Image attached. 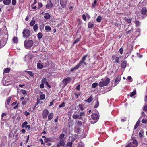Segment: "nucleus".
I'll list each match as a JSON object with an SVG mask.
<instances>
[{
  "label": "nucleus",
  "mask_w": 147,
  "mask_h": 147,
  "mask_svg": "<svg viewBox=\"0 0 147 147\" xmlns=\"http://www.w3.org/2000/svg\"><path fill=\"white\" fill-rule=\"evenodd\" d=\"M45 29L47 32L50 31L51 30V27L49 26H46L45 27Z\"/></svg>",
  "instance_id": "b1692460"
},
{
  "label": "nucleus",
  "mask_w": 147,
  "mask_h": 147,
  "mask_svg": "<svg viewBox=\"0 0 147 147\" xmlns=\"http://www.w3.org/2000/svg\"><path fill=\"white\" fill-rule=\"evenodd\" d=\"M5 44V42H4L3 40H0V48L3 47Z\"/></svg>",
  "instance_id": "6ab92c4d"
},
{
  "label": "nucleus",
  "mask_w": 147,
  "mask_h": 147,
  "mask_svg": "<svg viewBox=\"0 0 147 147\" xmlns=\"http://www.w3.org/2000/svg\"><path fill=\"white\" fill-rule=\"evenodd\" d=\"M45 96L44 94H41L40 95V98L41 100H44L45 98Z\"/></svg>",
  "instance_id": "72a5a7b5"
},
{
  "label": "nucleus",
  "mask_w": 147,
  "mask_h": 147,
  "mask_svg": "<svg viewBox=\"0 0 147 147\" xmlns=\"http://www.w3.org/2000/svg\"><path fill=\"white\" fill-rule=\"evenodd\" d=\"M41 82L44 84H46L47 86L49 88L51 87L50 86L48 82L47 81L45 78H44L42 79L41 80Z\"/></svg>",
  "instance_id": "f8f14e48"
},
{
  "label": "nucleus",
  "mask_w": 147,
  "mask_h": 147,
  "mask_svg": "<svg viewBox=\"0 0 147 147\" xmlns=\"http://www.w3.org/2000/svg\"><path fill=\"white\" fill-rule=\"evenodd\" d=\"M44 140L46 143H48L49 141L53 142V139L52 138H45V139Z\"/></svg>",
  "instance_id": "a211bd4d"
},
{
  "label": "nucleus",
  "mask_w": 147,
  "mask_h": 147,
  "mask_svg": "<svg viewBox=\"0 0 147 147\" xmlns=\"http://www.w3.org/2000/svg\"><path fill=\"white\" fill-rule=\"evenodd\" d=\"M65 103L64 102H63L62 104H60L59 106V108H61L62 107H64L65 106Z\"/></svg>",
  "instance_id": "603ef678"
},
{
  "label": "nucleus",
  "mask_w": 147,
  "mask_h": 147,
  "mask_svg": "<svg viewBox=\"0 0 147 147\" xmlns=\"http://www.w3.org/2000/svg\"><path fill=\"white\" fill-rule=\"evenodd\" d=\"M37 67L38 68L40 69H42L43 67V65L39 63H37Z\"/></svg>",
  "instance_id": "c9c22d12"
},
{
  "label": "nucleus",
  "mask_w": 147,
  "mask_h": 147,
  "mask_svg": "<svg viewBox=\"0 0 147 147\" xmlns=\"http://www.w3.org/2000/svg\"><path fill=\"white\" fill-rule=\"evenodd\" d=\"M82 17L83 19V20H84L85 21L86 20V16L85 15L83 14L82 16Z\"/></svg>",
  "instance_id": "0e129e2a"
},
{
  "label": "nucleus",
  "mask_w": 147,
  "mask_h": 147,
  "mask_svg": "<svg viewBox=\"0 0 147 147\" xmlns=\"http://www.w3.org/2000/svg\"><path fill=\"white\" fill-rule=\"evenodd\" d=\"M39 141L41 142V144H44V142L43 141L42 139H40L39 140Z\"/></svg>",
  "instance_id": "052dcab7"
},
{
  "label": "nucleus",
  "mask_w": 147,
  "mask_h": 147,
  "mask_svg": "<svg viewBox=\"0 0 147 147\" xmlns=\"http://www.w3.org/2000/svg\"><path fill=\"white\" fill-rule=\"evenodd\" d=\"M77 125H81L82 124V123L81 121H78L77 122Z\"/></svg>",
  "instance_id": "e2e57ef3"
},
{
  "label": "nucleus",
  "mask_w": 147,
  "mask_h": 147,
  "mask_svg": "<svg viewBox=\"0 0 147 147\" xmlns=\"http://www.w3.org/2000/svg\"><path fill=\"white\" fill-rule=\"evenodd\" d=\"M144 100L146 102H147V94H146L145 96Z\"/></svg>",
  "instance_id": "774afa93"
},
{
  "label": "nucleus",
  "mask_w": 147,
  "mask_h": 147,
  "mask_svg": "<svg viewBox=\"0 0 147 147\" xmlns=\"http://www.w3.org/2000/svg\"><path fill=\"white\" fill-rule=\"evenodd\" d=\"M16 0H12V4L13 5H16Z\"/></svg>",
  "instance_id": "6e6d98bb"
},
{
  "label": "nucleus",
  "mask_w": 147,
  "mask_h": 147,
  "mask_svg": "<svg viewBox=\"0 0 147 147\" xmlns=\"http://www.w3.org/2000/svg\"><path fill=\"white\" fill-rule=\"evenodd\" d=\"M136 94V90L135 89H134V91L131 93L130 95L131 97H132L134 96Z\"/></svg>",
  "instance_id": "cd10ccee"
},
{
  "label": "nucleus",
  "mask_w": 147,
  "mask_h": 147,
  "mask_svg": "<svg viewBox=\"0 0 147 147\" xmlns=\"http://www.w3.org/2000/svg\"><path fill=\"white\" fill-rule=\"evenodd\" d=\"M141 13L142 15H147V10L146 8H143L141 10Z\"/></svg>",
  "instance_id": "9b49d317"
},
{
  "label": "nucleus",
  "mask_w": 147,
  "mask_h": 147,
  "mask_svg": "<svg viewBox=\"0 0 147 147\" xmlns=\"http://www.w3.org/2000/svg\"><path fill=\"white\" fill-rule=\"evenodd\" d=\"M73 118L74 119H80L79 115L77 114L76 113H74L72 116Z\"/></svg>",
  "instance_id": "aec40b11"
},
{
  "label": "nucleus",
  "mask_w": 147,
  "mask_h": 147,
  "mask_svg": "<svg viewBox=\"0 0 147 147\" xmlns=\"http://www.w3.org/2000/svg\"><path fill=\"white\" fill-rule=\"evenodd\" d=\"M72 143L71 142H69L67 144V146L69 147H72Z\"/></svg>",
  "instance_id": "680f3d73"
},
{
  "label": "nucleus",
  "mask_w": 147,
  "mask_h": 147,
  "mask_svg": "<svg viewBox=\"0 0 147 147\" xmlns=\"http://www.w3.org/2000/svg\"><path fill=\"white\" fill-rule=\"evenodd\" d=\"M142 122L144 124H147V119H143L142 120Z\"/></svg>",
  "instance_id": "58836bf2"
},
{
  "label": "nucleus",
  "mask_w": 147,
  "mask_h": 147,
  "mask_svg": "<svg viewBox=\"0 0 147 147\" xmlns=\"http://www.w3.org/2000/svg\"><path fill=\"white\" fill-rule=\"evenodd\" d=\"M37 37L39 40L42 37V34L41 32L38 33L37 34Z\"/></svg>",
  "instance_id": "bb28decb"
},
{
  "label": "nucleus",
  "mask_w": 147,
  "mask_h": 147,
  "mask_svg": "<svg viewBox=\"0 0 147 147\" xmlns=\"http://www.w3.org/2000/svg\"><path fill=\"white\" fill-rule=\"evenodd\" d=\"M85 113L84 112H81L79 115L80 119H81L83 116L85 115Z\"/></svg>",
  "instance_id": "f704fd0d"
},
{
  "label": "nucleus",
  "mask_w": 147,
  "mask_h": 147,
  "mask_svg": "<svg viewBox=\"0 0 147 147\" xmlns=\"http://www.w3.org/2000/svg\"><path fill=\"white\" fill-rule=\"evenodd\" d=\"M28 124V123L27 121L24 122L22 124V128H25V127L27 125V124Z\"/></svg>",
  "instance_id": "4c0bfd02"
},
{
  "label": "nucleus",
  "mask_w": 147,
  "mask_h": 147,
  "mask_svg": "<svg viewBox=\"0 0 147 147\" xmlns=\"http://www.w3.org/2000/svg\"><path fill=\"white\" fill-rule=\"evenodd\" d=\"M65 134H61L59 136V138L60 139H63V138L65 136Z\"/></svg>",
  "instance_id": "a19ab883"
},
{
  "label": "nucleus",
  "mask_w": 147,
  "mask_h": 147,
  "mask_svg": "<svg viewBox=\"0 0 147 147\" xmlns=\"http://www.w3.org/2000/svg\"><path fill=\"white\" fill-rule=\"evenodd\" d=\"M88 56V55H86L84 56H83L81 60H80L79 63H80V64L82 65L83 63V62L86 59V58Z\"/></svg>",
  "instance_id": "dca6fc26"
},
{
  "label": "nucleus",
  "mask_w": 147,
  "mask_h": 147,
  "mask_svg": "<svg viewBox=\"0 0 147 147\" xmlns=\"http://www.w3.org/2000/svg\"><path fill=\"white\" fill-rule=\"evenodd\" d=\"M21 92L24 95H26L27 94V92L26 90H21Z\"/></svg>",
  "instance_id": "09e8293b"
},
{
  "label": "nucleus",
  "mask_w": 147,
  "mask_h": 147,
  "mask_svg": "<svg viewBox=\"0 0 147 147\" xmlns=\"http://www.w3.org/2000/svg\"><path fill=\"white\" fill-rule=\"evenodd\" d=\"M144 134V132L143 131H142V130L140 131V132L139 133V136L140 138H142Z\"/></svg>",
  "instance_id": "2f4dec72"
},
{
  "label": "nucleus",
  "mask_w": 147,
  "mask_h": 147,
  "mask_svg": "<svg viewBox=\"0 0 147 147\" xmlns=\"http://www.w3.org/2000/svg\"><path fill=\"white\" fill-rule=\"evenodd\" d=\"M94 25L91 22H89L88 24V27L89 28H92Z\"/></svg>",
  "instance_id": "37998d69"
},
{
  "label": "nucleus",
  "mask_w": 147,
  "mask_h": 147,
  "mask_svg": "<svg viewBox=\"0 0 147 147\" xmlns=\"http://www.w3.org/2000/svg\"><path fill=\"white\" fill-rule=\"evenodd\" d=\"M71 78L69 77H67L66 78L64 79L62 81L63 84V86L65 87L69 83L70 81Z\"/></svg>",
  "instance_id": "423d86ee"
},
{
  "label": "nucleus",
  "mask_w": 147,
  "mask_h": 147,
  "mask_svg": "<svg viewBox=\"0 0 147 147\" xmlns=\"http://www.w3.org/2000/svg\"><path fill=\"white\" fill-rule=\"evenodd\" d=\"M78 106L81 110L82 111L84 110V109L83 107V105L82 104H79Z\"/></svg>",
  "instance_id": "c03bdc74"
},
{
  "label": "nucleus",
  "mask_w": 147,
  "mask_h": 147,
  "mask_svg": "<svg viewBox=\"0 0 147 147\" xmlns=\"http://www.w3.org/2000/svg\"><path fill=\"white\" fill-rule=\"evenodd\" d=\"M64 140L63 139H60L59 142L57 144V147H60L61 146H63L65 145Z\"/></svg>",
  "instance_id": "0eeeda50"
},
{
  "label": "nucleus",
  "mask_w": 147,
  "mask_h": 147,
  "mask_svg": "<svg viewBox=\"0 0 147 147\" xmlns=\"http://www.w3.org/2000/svg\"><path fill=\"white\" fill-rule=\"evenodd\" d=\"M98 85V84L97 83H93L92 84V88H95Z\"/></svg>",
  "instance_id": "49530a36"
},
{
  "label": "nucleus",
  "mask_w": 147,
  "mask_h": 147,
  "mask_svg": "<svg viewBox=\"0 0 147 147\" xmlns=\"http://www.w3.org/2000/svg\"><path fill=\"white\" fill-rule=\"evenodd\" d=\"M135 22L137 26H140V22L138 21H135Z\"/></svg>",
  "instance_id": "3c124183"
},
{
  "label": "nucleus",
  "mask_w": 147,
  "mask_h": 147,
  "mask_svg": "<svg viewBox=\"0 0 147 147\" xmlns=\"http://www.w3.org/2000/svg\"><path fill=\"white\" fill-rule=\"evenodd\" d=\"M121 80V77L119 76H118L115 78L114 86L117 85L120 82Z\"/></svg>",
  "instance_id": "9d476101"
},
{
  "label": "nucleus",
  "mask_w": 147,
  "mask_h": 147,
  "mask_svg": "<svg viewBox=\"0 0 147 147\" xmlns=\"http://www.w3.org/2000/svg\"><path fill=\"white\" fill-rule=\"evenodd\" d=\"M27 72L29 75H30L32 77L34 76V74L32 72L29 71H27Z\"/></svg>",
  "instance_id": "8fccbe9b"
},
{
  "label": "nucleus",
  "mask_w": 147,
  "mask_h": 147,
  "mask_svg": "<svg viewBox=\"0 0 147 147\" xmlns=\"http://www.w3.org/2000/svg\"><path fill=\"white\" fill-rule=\"evenodd\" d=\"M38 3V8H39L42 7L43 6V5L41 3Z\"/></svg>",
  "instance_id": "13d9d810"
},
{
  "label": "nucleus",
  "mask_w": 147,
  "mask_h": 147,
  "mask_svg": "<svg viewBox=\"0 0 147 147\" xmlns=\"http://www.w3.org/2000/svg\"><path fill=\"white\" fill-rule=\"evenodd\" d=\"M11 1V0H4L3 3L5 5H8L9 4Z\"/></svg>",
  "instance_id": "4be33fe9"
},
{
  "label": "nucleus",
  "mask_w": 147,
  "mask_h": 147,
  "mask_svg": "<svg viewBox=\"0 0 147 147\" xmlns=\"http://www.w3.org/2000/svg\"><path fill=\"white\" fill-rule=\"evenodd\" d=\"M33 29L35 31H36L38 29V25L36 24L34 25L33 26Z\"/></svg>",
  "instance_id": "ea45409f"
},
{
  "label": "nucleus",
  "mask_w": 147,
  "mask_h": 147,
  "mask_svg": "<svg viewBox=\"0 0 147 147\" xmlns=\"http://www.w3.org/2000/svg\"><path fill=\"white\" fill-rule=\"evenodd\" d=\"M112 59L114 63H118L120 60V58L119 57H116L115 55H113L112 57Z\"/></svg>",
  "instance_id": "39448f33"
},
{
  "label": "nucleus",
  "mask_w": 147,
  "mask_h": 147,
  "mask_svg": "<svg viewBox=\"0 0 147 147\" xmlns=\"http://www.w3.org/2000/svg\"><path fill=\"white\" fill-rule=\"evenodd\" d=\"M92 119L93 120H96L98 119V114L93 113L91 115Z\"/></svg>",
  "instance_id": "2eb2a0df"
},
{
  "label": "nucleus",
  "mask_w": 147,
  "mask_h": 147,
  "mask_svg": "<svg viewBox=\"0 0 147 147\" xmlns=\"http://www.w3.org/2000/svg\"><path fill=\"white\" fill-rule=\"evenodd\" d=\"M80 39L79 38H77L76 39L74 43V44L78 43L80 41Z\"/></svg>",
  "instance_id": "4d7b16f0"
},
{
  "label": "nucleus",
  "mask_w": 147,
  "mask_h": 147,
  "mask_svg": "<svg viewBox=\"0 0 147 147\" xmlns=\"http://www.w3.org/2000/svg\"><path fill=\"white\" fill-rule=\"evenodd\" d=\"M37 3V1L36 0H35L33 2V3L31 5V7H32L34 6L35 4H36Z\"/></svg>",
  "instance_id": "69168bd1"
},
{
  "label": "nucleus",
  "mask_w": 147,
  "mask_h": 147,
  "mask_svg": "<svg viewBox=\"0 0 147 147\" xmlns=\"http://www.w3.org/2000/svg\"><path fill=\"white\" fill-rule=\"evenodd\" d=\"M24 113L26 116L30 114V113L29 112H28L27 111H25L24 112Z\"/></svg>",
  "instance_id": "864d4df0"
},
{
  "label": "nucleus",
  "mask_w": 147,
  "mask_h": 147,
  "mask_svg": "<svg viewBox=\"0 0 147 147\" xmlns=\"http://www.w3.org/2000/svg\"><path fill=\"white\" fill-rule=\"evenodd\" d=\"M25 60L27 61L30 60L31 59V55H26L25 57Z\"/></svg>",
  "instance_id": "412c9836"
},
{
  "label": "nucleus",
  "mask_w": 147,
  "mask_h": 147,
  "mask_svg": "<svg viewBox=\"0 0 147 147\" xmlns=\"http://www.w3.org/2000/svg\"><path fill=\"white\" fill-rule=\"evenodd\" d=\"M22 33L23 36L26 38L29 37L30 35V30L26 28L23 30Z\"/></svg>",
  "instance_id": "7ed1b4c3"
},
{
  "label": "nucleus",
  "mask_w": 147,
  "mask_h": 147,
  "mask_svg": "<svg viewBox=\"0 0 147 147\" xmlns=\"http://www.w3.org/2000/svg\"><path fill=\"white\" fill-rule=\"evenodd\" d=\"M102 82L99 83L98 85L100 87H102L107 85L110 82V79L109 78L106 77L103 79H101Z\"/></svg>",
  "instance_id": "f257e3e1"
},
{
  "label": "nucleus",
  "mask_w": 147,
  "mask_h": 147,
  "mask_svg": "<svg viewBox=\"0 0 147 147\" xmlns=\"http://www.w3.org/2000/svg\"><path fill=\"white\" fill-rule=\"evenodd\" d=\"M123 49L122 48H121L119 49V52L121 54H123Z\"/></svg>",
  "instance_id": "5fc2aeb1"
},
{
  "label": "nucleus",
  "mask_w": 147,
  "mask_h": 147,
  "mask_svg": "<svg viewBox=\"0 0 147 147\" xmlns=\"http://www.w3.org/2000/svg\"><path fill=\"white\" fill-rule=\"evenodd\" d=\"M13 42L14 43H17L18 42V39L17 37H15L13 39Z\"/></svg>",
  "instance_id": "c756f323"
},
{
  "label": "nucleus",
  "mask_w": 147,
  "mask_h": 147,
  "mask_svg": "<svg viewBox=\"0 0 147 147\" xmlns=\"http://www.w3.org/2000/svg\"><path fill=\"white\" fill-rule=\"evenodd\" d=\"M131 147H136L138 145V143L136 140H133V141L129 143Z\"/></svg>",
  "instance_id": "20e7f679"
},
{
  "label": "nucleus",
  "mask_w": 147,
  "mask_h": 147,
  "mask_svg": "<svg viewBox=\"0 0 147 147\" xmlns=\"http://www.w3.org/2000/svg\"><path fill=\"white\" fill-rule=\"evenodd\" d=\"M140 123V121L139 120H138L137 121L136 125H135L134 126V129L135 130L138 127Z\"/></svg>",
  "instance_id": "393cba45"
},
{
  "label": "nucleus",
  "mask_w": 147,
  "mask_h": 147,
  "mask_svg": "<svg viewBox=\"0 0 147 147\" xmlns=\"http://www.w3.org/2000/svg\"><path fill=\"white\" fill-rule=\"evenodd\" d=\"M124 19L125 20H126L129 23H130L131 22V19H127L125 17V18Z\"/></svg>",
  "instance_id": "a18cd8bd"
},
{
  "label": "nucleus",
  "mask_w": 147,
  "mask_h": 147,
  "mask_svg": "<svg viewBox=\"0 0 147 147\" xmlns=\"http://www.w3.org/2000/svg\"><path fill=\"white\" fill-rule=\"evenodd\" d=\"M25 128L26 129L28 128V130L30 128V125H26Z\"/></svg>",
  "instance_id": "bf43d9fd"
},
{
  "label": "nucleus",
  "mask_w": 147,
  "mask_h": 147,
  "mask_svg": "<svg viewBox=\"0 0 147 147\" xmlns=\"http://www.w3.org/2000/svg\"><path fill=\"white\" fill-rule=\"evenodd\" d=\"M81 65L80 64V63H79L76 66H75L74 68L75 69V70L78 69V68L81 65Z\"/></svg>",
  "instance_id": "7c9ffc66"
},
{
  "label": "nucleus",
  "mask_w": 147,
  "mask_h": 147,
  "mask_svg": "<svg viewBox=\"0 0 147 147\" xmlns=\"http://www.w3.org/2000/svg\"><path fill=\"white\" fill-rule=\"evenodd\" d=\"M102 19V18L100 16H98L96 19V21L97 22H100Z\"/></svg>",
  "instance_id": "473e14b6"
},
{
  "label": "nucleus",
  "mask_w": 147,
  "mask_h": 147,
  "mask_svg": "<svg viewBox=\"0 0 147 147\" xmlns=\"http://www.w3.org/2000/svg\"><path fill=\"white\" fill-rule=\"evenodd\" d=\"M127 62L125 60H123L121 62V66L123 68H125L126 66Z\"/></svg>",
  "instance_id": "4468645a"
},
{
  "label": "nucleus",
  "mask_w": 147,
  "mask_h": 147,
  "mask_svg": "<svg viewBox=\"0 0 147 147\" xmlns=\"http://www.w3.org/2000/svg\"><path fill=\"white\" fill-rule=\"evenodd\" d=\"M92 97H90L88 99L86 100V101L88 102V103H90L92 100Z\"/></svg>",
  "instance_id": "e433bc0d"
},
{
  "label": "nucleus",
  "mask_w": 147,
  "mask_h": 147,
  "mask_svg": "<svg viewBox=\"0 0 147 147\" xmlns=\"http://www.w3.org/2000/svg\"><path fill=\"white\" fill-rule=\"evenodd\" d=\"M49 113V111L47 110H45L43 111L42 113V116L43 118H46Z\"/></svg>",
  "instance_id": "ddd939ff"
},
{
  "label": "nucleus",
  "mask_w": 147,
  "mask_h": 147,
  "mask_svg": "<svg viewBox=\"0 0 147 147\" xmlns=\"http://www.w3.org/2000/svg\"><path fill=\"white\" fill-rule=\"evenodd\" d=\"M144 110L145 111H147V105L144 107Z\"/></svg>",
  "instance_id": "338daca9"
},
{
  "label": "nucleus",
  "mask_w": 147,
  "mask_h": 147,
  "mask_svg": "<svg viewBox=\"0 0 147 147\" xmlns=\"http://www.w3.org/2000/svg\"><path fill=\"white\" fill-rule=\"evenodd\" d=\"M33 45V42L32 40H25L24 42V46L26 48H31Z\"/></svg>",
  "instance_id": "f03ea898"
},
{
  "label": "nucleus",
  "mask_w": 147,
  "mask_h": 147,
  "mask_svg": "<svg viewBox=\"0 0 147 147\" xmlns=\"http://www.w3.org/2000/svg\"><path fill=\"white\" fill-rule=\"evenodd\" d=\"M35 23V21L34 20H32L30 22V25L31 26H32L34 25Z\"/></svg>",
  "instance_id": "79ce46f5"
},
{
  "label": "nucleus",
  "mask_w": 147,
  "mask_h": 147,
  "mask_svg": "<svg viewBox=\"0 0 147 147\" xmlns=\"http://www.w3.org/2000/svg\"><path fill=\"white\" fill-rule=\"evenodd\" d=\"M11 99V97H9L8 98L7 100V102L5 104V106L7 108H8V105L9 104L10 102Z\"/></svg>",
  "instance_id": "f3484780"
},
{
  "label": "nucleus",
  "mask_w": 147,
  "mask_h": 147,
  "mask_svg": "<svg viewBox=\"0 0 147 147\" xmlns=\"http://www.w3.org/2000/svg\"><path fill=\"white\" fill-rule=\"evenodd\" d=\"M10 71V69L9 68H7L6 69L4 70V72L5 73H9Z\"/></svg>",
  "instance_id": "de8ad7c7"
},
{
  "label": "nucleus",
  "mask_w": 147,
  "mask_h": 147,
  "mask_svg": "<svg viewBox=\"0 0 147 147\" xmlns=\"http://www.w3.org/2000/svg\"><path fill=\"white\" fill-rule=\"evenodd\" d=\"M60 5L63 8L65 7L66 5L67 1L66 0H60Z\"/></svg>",
  "instance_id": "6e6552de"
},
{
  "label": "nucleus",
  "mask_w": 147,
  "mask_h": 147,
  "mask_svg": "<svg viewBox=\"0 0 147 147\" xmlns=\"http://www.w3.org/2000/svg\"><path fill=\"white\" fill-rule=\"evenodd\" d=\"M53 6V5L52 3L50 0L48 1L47 2V4L46 7L48 9H50Z\"/></svg>",
  "instance_id": "1a4fd4ad"
},
{
  "label": "nucleus",
  "mask_w": 147,
  "mask_h": 147,
  "mask_svg": "<svg viewBox=\"0 0 147 147\" xmlns=\"http://www.w3.org/2000/svg\"><path fill=\"white\" fill-rule=\"evenodd\" d=\"M50 15L48 13H47L45 14L44 17L46 19H48L50 18Z\"/></svg>",
  "instance_id": "a878e982"
},
{
  "label": "nucleus",
  "mask_w": 147,
  "mask_h": 147,
  "mask_svg": "<svg viewBox=\"0 0 147 147\" xmlns=\"http://www.w3.org/2000/svg\"><path fill=\"white\" fill-rule=\"evenodd\" d=\"M134 30V28L133 27L131 26V29L129 30L128 31H127L126 33L127 34H130L131 32L133 31Z\"/></svg>",
  "instance_id": "c85d7f7f"
},
{
  "label": "nucleus",
  "mask_w": 147,
  "mask_h": 147,
  "mask_svg": "<svg viewBox=\"0 0 147 147\" xmlns=\"http://www.w3.org/2000/svg\"><path fill=\"white\" fill-rule=\"evenodd\" d=\"M53 113H50L48 114V120H50L51 119H52V118L53 117Z\"/></svg>",
  "instance_id": "5701e85b"
}]
</instances>
